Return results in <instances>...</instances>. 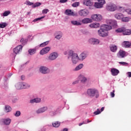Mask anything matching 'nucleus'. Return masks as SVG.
Returning a JSON list of instances; mask_svg holds the SVG:
<instances>
[{
    "label": "nucleus",
    "instance_id": "nucleus-18",
    "mask_svg": "<svg viewBox=\"0 0 131 131\" xmlns=\"http://www.w3.org/2000/svg\"><path fill=\"white\" fill-rule=\"evenodd\" d=\"M122 46L123 48H130L131 42L127 41H124L122 42Z\"/></svg>",
    "mask_w": 131,
    "mask_h": 131
},
{
    "label": "nucleus",
    "instance_id": "nucleus-50",
    "mask_svg": "<svg viewBox=\"0 0 131 131\" xmlns=\"http://www.w3.org/2000/svg\"><path fill=\"white\" fill-rule=\"evenodd\" d=\"M61 37H62V35L60 34L57 35L55 36V38H56L57 39H60Z\"/></svg>",
    "mask_w": 131,
    "mask_h": 131
},
{
    "label": "nucleus",
    "instance_id": "nucleus-31",
    "mask_svg": "<svg viewBox=\"0 0 131 131\" xmlns=\"http://www.w3.org/2000/svg\"><path fill=\"white\" fill-rule=\"evenodd\" d=\"M5 112H11L12 111V108L9 105H6L5 108Z\"/></svg>",
    "mask_w": 131,
    "mask_h": 131
},
{
    "label": "nucleus",
    "instance_id": "nucleus-37",
    "mask_svg": "<svg viewBox=\"0 0 131 131\" xmlns=\"http://www.w3.org/2000/svg\"><path fill=\"white\" fill-rule=\"evenodd\" d=\"M97 1L100 5H102V7L103 6L106 4V1H105V0H97Z\"/></svg>",
    "mask_w": 131,
    "mask_h": 131
},
{
    "label": "nucleus",
    "instance_id": "nucleus-1",
    "mask_svg": "<svg viewBox=\"0 0 131 131\" xmlns=\"http://www.w3.org/2000/svg\"><path fill=\"white\" fill-rule=\"evenodd\" d=\"M87 94L89 97L92 98L93 97H95V98H98L99 97V91L96 89H90L87 91Z\"/></svg>",
    "mask_w": 131,
    "mask_h": 131
},
{
    "label": "nucleus",
    "instance_id": "nucleus-13",
    "mask_svg": "<svg viewBox=\"0 0 131 131\" xmlns=\"http://www.w3.org/2000/svg\"><path fill=\"white\" fill-rule=\"evenodd\" d=\"M47 110H48V107L47 106H45L38 109L36 111V113H37V114H40L41 113H43V112H46Z\"/></svg>",
    "mask_w": 131,
    "mask_h": 131
},
{
    "label": "nucleus",
    "instance_id": "nucleus-48",
    "mask_svg": "<svg viewBox=\"0 0 131 131\" xmlns=\"http://www.w3.org/2000/svg\"><path fill=\"white\" fill-rule=\"evenodd\" d=\"M48 12H49V9H45L42 10V14H47Z\"/></svg>",
    "mask_w": 131,
    "mask_h": 131
},
{
    "label": "nucleus",
    "instance_id": "nucleus-60",
    "mask_svg": "<svg viewBox=\"0 0 131 131\" xmlns=\"http://www.w3.org/2000/svg\"><path fill=\"white\" fill-rule=\"evenodd\" d=\"M63 131H68V128H65L63 129Z\"/></svg>",
    "mask_w": 131,
    "mask_h": 131
},
{
    "label": "nucleus",
    "instance_id": "nucleus-28",
    "mask_svg": "<svg viewBox=\"0 0 131 131\" xmlns=\"http://www.w3.org/2000/svg\"><path fill=\"white\" fill-rule=\"evenodd\" d=\"M110 50L111 52H113V53H115V52L117 51V46L115 45H112L110 46Z\"/></svg>",
    "mask_w": 131,
    "mask_h": 131
},
{
    "label": "nucleus",
    "instance_id": "nucleus-43",
    "mask_svg": "<svg viewBox=\"0 0 131 131\" xmlns=\"http://www.w3.org/2000/svg\"><path fill=\"white\" fill-rule=\"evenodd\" d=\"M72 6L74 8H76V7H78V6H79V2H75V3H73L72 5Z\"/></svg>",
    "mask_w": 131,
    "mask_h": 131
},
{
    "label": "nucleus",
    "instance_id": "nucleus-23",
    "mask_svg": "<svg viewBox=\"0 0 131 131\" xmlns=\"http://www.w3.org/2000/svg\"><path fill=\"white\" fill-rule=\"evenodd\" d=\"M78 13L80 16H88V11L85 10H81L79 11Z\"/></svg>",
    "mask_w": 131,
    "mask_h": 131
},
{
    "label": "nucleus",
    "instance_id": "nucleus-36",
    "mask_svg": "<svg viewBox=\"0 0 131 131\" xmlns=\"http://www.w3.org/2000/svg\"><path fill=\"white\" fill-rule=\"evenodd\" d=\"M82 67H83V64L82 63H81V64H79L75 68L76 71H77L78 70H80V69H81V68H82Z\"/></svg>",
    "mask_w": 131,
    "mask_h": 131
},
{
    "label": "nucleus",
    "instance_id": "nucleus-15",
    "mask_svg": "<svg viewBox=\"0 0 131 131\" xmlns=\"http://www.w3.org/2000/svg\"><path fill=\"white\" fill-rule=\"evenodd\" d=\"M124 16L121 13H117L115 14V18L117 19V20H121L122 18L124 17Z\"/></svg>",
    "mask_w": 131,
    "mask_h": 131
},
{
    "label": "nucleus",
    "instance_id": "nucleus-33",
    "mask_svg": "<svg viewBox=\"0 0 131 131\" xmlns=\"http://www.w3.org/2000/svg\"><path fill=\"white\" fill-rule=\"evenodd\" d=\"M130 20V17H125L124 16L122 18V22H128Z\"/></svg>",
    "mask_w": 131,
    "mask_h": 131
},
{
    "label": "nucleus",
    "instance_id": "nucleus-58",
    "mask_svg": "<svg viewBox=\"0 0 131 131\" xmlns=\"http://www.w3.org/2000/svg\"><path fill=\"white\" fill-rule=\"evenodd\" d=\"M20 42H24V38H22L20 40Z\"/></svg>",
    "mask_w": 131,
    "mask_h": 131
},
{
    "label": "nucleus",
    "instance_id": "nucleus-62",
    "mask_svg": "<svg viewBox=\"0 0 131 131\" xmlns=\"http://www.w3.org/2000/svg\"><path fill=\"white\" fill-rule=\"evenodd\" d=\"M87 122H91V121H89V120H88Z\"/></svg>",
    "mask_w": 131,
    "mask_h": 131
},
{
    "label": "nucleus",
    "instance_id": "nucleus-63",
    "mask_svg": "<svg viewBox=\"0 0 131 131\" xmlns=\"http://www.w3.org/2000/svg\"><path fill=\"white\" fill-rule=\"evenodd\" d=\"M3 1H4V0H0V2H3Z\"/></svg>",
    "mask_w": 131,
    "mask_h": 131
},
{
    "label": "nucleus",
    "instance_id": "nucleus-38",
    "mask_svg": "<svg viewBox=\"0 0 131 131\" xmlns=\"http://www.w3.org/2000/svg\"><path fill=\"white\" fill-rule=\"evenodd\" d=\"M10 14H11V12L10 11H6L3 13V16L4 17H7V16H9Z\"/></svg>",
    "mask_w": 131,
    "mask_h": 131
},
{
    "label": "nucleus",
    "instance_id": "nucleus-11",
    "mask_svg": "<svg viewBox=\"0 0 131 131\" xmlns=\"http://www.w3.org/2000/svg\"><path fill=\"white\" fill-rule=\"evenodd\" d=\"M50 50L51 48L49 47H45L40 51V55H45L46 54H48V53L50 52Z\"/></svg>",
    "mask_w": 131,
    "mask_h": 131
},
{
    "label": "nucleus",
    "instance_id": "nucleus-4",
    "mask_svg": "<svg viewBox=\"0 0 131 131\" xmlns=\"http://www.w3.org/2000/svg\"><path fill=\"white\" fill-rule=\"evenodd\" d=\"M106 10L110 12H114L117 10V6L114 4H108L106 6Z\"/></svg>",
    "mask_w": 131,
    "mask_h": 131
},
{
    "label": "nucleus",
    "instance_id": "nucleus-51",
    "mask_svg": "<svg viewBox=\"0 0 131 131\" xmlns=\"http://www.w3.org/2000/svg\"><path fill=\"white\" fill-rule=\"evenodd\" d=\"M115 91H113V92L111 93V96L112 97V98H114V97L115 96V94H114Z\"/></svg>",
    "mask_w": 131,
    "mask_h": 131
},
{
    "label": "nucleus",
    "instance_id": "nucleus-17",
    "mask_svg": "<svg viewBox=\"0 0 131 131\" xmlns=\"http://www.w3.org/2000/svg\"><path fill=\"white\" fill-rule=\"evenodd\" d=\"M117 57H118V58H124V57H125V52L120 50L117 54Z\"/></svg>",
    "mask_w": 131,
    "mask_h": 131
},
{
    "label": "nucleus",
    "instance_id": "nucleus-40",
    "mask_svg": "<svg viewBox=\"0 0 131 131\" xmlns=\"http://www.w3.org/2000/svg\"><path fill=\"white\" fill-rule=\"evenodd\" d=\"M8 25L6 23H2L0 24V28H5Z\"/></svg>",
    "mask_w": 131,
    "mask_h": 131
},
{
    "label": "nucleus",
    "instance_id": "nucleus-12",
    "mask_svg": "<svg viewBox=\"0 0 131 131\" xmlns=\"http://www.w3.org/2000/svg\"><path fill=\"white\" fill-rule=\"evenodd\" d=\"M67 16H77V13H74L73 11L70 9H67L64 12Z\"/></svg>",
    "mask_w": 131,
    "mask_h": 131
},
{
    "label": "nucleus",
    "instance_id": "nucleus-42",
    "mask_svg": "<svg viewBox=\"0 0 131 131\" xmlns=\"http://www.w3.org/2000/svg\"><path fill=\"white\" fill-rule=\"evenodd\" d=\"M21 84L20 83H18L15 85V88L17 90H21Z\"/></svg>",
    "mask_w": 131,
    "mask_h": 131
},
{
    "label": "nucleus",
    "instance_id": "nucleus-7",
    "mask_svg": "<svg viewBox=\"0 0 131 131\" xmlns=\"http://www.w3.org/2000/svg\"><path fill=\"white\" fill-rule=\"evenodd\" d=\"M98 33L99 36H102V37L108 36V33L104 31L101 27H100V30L98 31Z\"/></svg>",
    "mask_w": 131,
    "mask_h": 131
},
{
    "label": "nucleus",
    "instance_id": "nucleus-21",
    "mask_svg": "<svg viewBox=\"0 0 131 131\" xmlns=\"http://www.w3.org/2000/svg\"><path fill=\"white\" fill-rule=\"evenodd\" d=\"M89 26L91 28H99L100 27V24L99 23H95L91 24Z\"/></svg>",
    "mask_w": 131,
    "mask_h": 131
},
{
    "label": "nucleus",
    "instance_id": "nucleus-3",
    "mask_svg": "<svg viewBox=\"0 0 131 131\" xmlns=\"http://www.w3.org/2000/svg\"><path fill=\"white\" fill-rule=\"evenodd\" d=\"M116 32H117L118 33L122 32L124 35H130L131 34V30L129 29H126L125 27L118 28V29L116 30Z\"/></svg>",
    "mask_w": 131,
    "mask_h": 131
},
{
    "label": "nucleus",
    "instance_id": "nucleus-35",
    "mask_svg": "<svg viewBox=\"0 0 131 131\" xmlns=\"http://www.w3.org/2000/svg\"><path fill=\"white\" fill-rule=\"evenodd\" d=\"M60 123L59 122H55L52 123V125L54 127H59L60 125Z\"/></svg>",
    "mask_w": 131,
    "mask_h": 131
},
{
    "label": "nucleus",
    "instance_id": "nucleus-54",
    "mask_svg": "<svg viewBox=\"0 0 131 131\" xmlns=\"http://www.w3.org/2000/svg\"><path fill=\"white\" fill-rule=\"evenodd\" d=\"M79 81V80H76L73 82V84H76L78 83Z\"/></svg>",
    "mask_w": 131,
    "mask_h": 131
},
{
    "label": "nucleus",
    "instance_id": "nucleus-61",
    "mask_svg": "<svg viewBox=\"0 0 131 131\" xmlns=\"http://www.w3.org/2000/svg\"><path fill=\"white\" fill-rule=\"evenodd\" d=\"M76 1H78V0H72V2H76Z\"/></svg>",
    "mask_w": 131,
    "mask_h": 131
},
{
    "label": "nucleus",
    "instance_id": "nucleus-8",
    "mask_svg": "<svg viewBox=\"0 0 131 131\" xmlns=\"http://www.w3.org/2000/svg\"><path fill=\"white\" fill-rule=\"evenodd\" d=\"M58 58V53L57 52H53L49 55L48 57L49 60L50 61H54Z\"/></svg>",
    "mask_w": 131,
    "mask_h": 131
},
{
    "label": "nucleus",
    "instance_id": "nucleus-41",
    "mask_svg": "<svg viewBox=\"0 0 131 131\" xmlns=\"http://www.w3.org/2000/svg\"><path fill=\"white\" fill-rule=\"evenodd\" d=\"M41 3L39 2H37L33 5V8H36L37 7H39V6H41Z\"/></svg>",
    "mask_w": 131,
    "mask_h": 131
},
{
    "label": "nucleus",
    "instance_id": "nucleus-2",
    "mask_svg": "<svg viewBox=\"0 0 131 131\" xmlns=\"http://www.w3.org/2000/svg\"><path fill=\"white\" fill-rule=\"evenodd\" d=\"M69 57H71L73 64H76L77 63L79 59L77 54L75 53L73 51L70 50L69 52Z\"/></svg>",
    "mask_w": 131,
    "mask_h": 131
},
{
    "label": "nucleus",
    "instance_id": "nucleus-14",
    "mask_svg": "<svg viewBox=\"0 0 131 131\" xmlns=\"http://www.w3.org/2000/svg\"><path fill=\"white\" fill-rule=\"evenodd\" d=\"M89 42L91 43V45H99L100 41H99L98 39L91 38L89 39Z\"/></svg>",
    "mask_w": 131,
    "mask_h": 131
},
{
    "label": "nucleus",
    "instance_id": "nucleus-59",
    "mask_svg": "<svg viewBox=\"0 0 131 131\" xmlns=\"http://www.w3.org/2000/svg\"><path fill=\"white\" fill-rule=\"evenodd\" d=\"M104 109H105V107H102L101 108V111H100V112H103V111H104Z\"/></svg>",
    "mask_w": 131,
    "mask_h": 131
},
{
    "label": "nucleus",
    "instance_id": "nucleus-10",
    "mask_svg": "<svg viewBox=\"0 0 131 131\" xmlns=\"http://www.w3.org/2000/svg\"><path fill=\"white\" fill-rule=\"evenodd\" d=\"M39 71L43 74H47V73H50V70L46 67H41L39 69Z\"/></svg>",
    "mask_w": 131,
    "mask_h": 131
},
{
    "label": "nucleus",
    "instance_id": "nucleus-22",
    "mask_svg": "<svg viewBox=\"0 0 131 131\" xmlns=\"http://www.w3.org/2000/svg\"><path fill=\"white\" fill-rule=\"evenodd\" d=\"M2 121L4 124H5V125H9V124L11 123V119L9 118L3 119Z\"/></svg>",
    "mask_w": 131,
    "mask_h": 131
},
{
    "label": "nucleus",
    "instance_id": "nucleus-45",
    "mask_svg": "<svg viewBox=\"0 0 131 131\" xmlns=\"http://www.w3.org/2000/svg\"><path fill=\"white\" fill-rule=\"evenodd\" d=\"M14 115L16 117H18L20 116V115H21V112H20V111H16V113L14 114Z\"/></svg>",
    "mask_w": 131,
    "mask_h": 131
},
{
    "label": "nucleus",
    "instance_id": "nucleus-9",
    "mask_svg": "<svg viewBox=\"0 0 131 131\" xmlns=\"http://www.w3.org/2000/svg\"><path fill=\"white\" fill-rule=\"evenodd\" d=\"M22 49H23V46H18L13 49V52L15 55H18L20 52H22Z\"/></svg>",
    "mask_w": 131,
    "mask_h": 131
},
{
    "label": "nucleus",
    "instance_id": "nucleus-16",
    "mask_svg": "<svg viewBox=\"0 0 131 131\" xmlns=\"http://www.w3.org/2000/svg\"><path fill=\"white\" fill-rule=\"evenodd\" d=\"M83 24H89V23H93V19L89 18H84L81 21Z\"/></svg>",
    "mask_w": 131,
    "mask_h": 131
},
{
    "label": "nucleus",
    "instance_id": "nucleus-44",
    "mask_svg": "<svg viewBox=\"0 0 131 131\" xmlns=\"http://www.w3.org/2000/svg\"><path fill=\"white\" fill-rule=\"evenodd\" d=\"M43 18H45V16H42L41 17L35 18L33 20V22H36L37 21H39V20H41V19H43Z\"/></svg>",
    "mask_w": 131,
    "mask_h": 131
},
{
    "label": "nucleus",
    "instance_id": "nucleus-52",
    "mask_svg": "<svg viewBox=\"0 0 131 131\" xmlns=\"http://www.w3.org/2000/svg\"><path fill=\"white\" fill-rule=\"evenodd\" d=\"M126 12H127L128 14H131V9H128L126 10Z\"/></svg>",
    "mask_w": 131,
    "mask_h": 131
},
{
    "label": "nucleus",
    "instance_id": "nucleus-32",
    "mask_svg": "<svg viewBox=\"0 0 131 131\" xmlns=\"http://www.w3.org/2000/svg\"><path fill=\"white\" fill-rule=\"evenodd\" d=\"M80 58L82 60H84V59H85V58H86V53H85L84 52L82 53L80 55Z\"/></svg>",
    "mask_w": 131,
    "mask_h": 131
},
{
    "label": "nucleus",
    "instance_id": "nucleus-34",
    "mask_svg": "<svg viewBox=\"0 0 131 131\" xmlns=\"http://www.w3.org/2000/svg\"><path fill=\"white\" fill-rule=\"evenodd\" d=\"M36 52V49H30L28 50V53L30 55H34Z\"/></svg>",
    "mask_w": 131,
    "mask_h": 131
},
{
    "label": "nucleus",
    "instance_id": "nucleus-20",
    "mask_svg": "<svg viewBox=\"0 0 131 131\" xmlns=\"http://www.w3.org/2000/svg\"><path fill=\"white\" fill-rule=\"evenodd\" d=\"M112 75L113 76H116V75H118L119 73V70L116 69H111Z\"/></svg>",
    "mask_w": 131,
    "mask_h": 131
},
{
    "label": "nucleus",
    "instance_id": "nucleus-26",
    "mask_svg": "<svg viewBox=\"0 0 131 131\" xmlns=\"http://www.w3.org/2000/svg\"><path fill=\"white\" fill-rule=\"evenodd\" d=\"M78 79L80 80L81 82H86L87 79L85 77L83 76V75H80L78 77Z\"/></svg>",
    "mask_w": 131,
    "mask_h": 131
},
{
    "label": "nucleus",
    "instance_id": "nucleus-29",
    "mask_svg": "<svg viewBox=\"0 0 131 131\" xmlns=\"http://www.w3.org/2000/svg\"><path fill=\"white\" fill-rule=\"evenodd\" d=\"M41 101L40 98H35L30 100V103L33 104V103H39Z\"/></svg>",
    "mask_w": 131,
    "mask_h": 131
},
{
    "label": "nucleus",
    "instance_id": "nucleus-55",
    "mask_svg": "<svg viewBox=\"0 0 131 131\" xmlns=\"http://www.w3.org/2000/svg\"><path fill=\"white\" fill-rule=\"evenodd\" d=\"M21 79L22 80H24V79H25V76L24 75H22V76H21Z\"/></svg>",
    "mask_w": 131,
    "mask_h": 131
},
{
    "label": "nucleus",
    "instance_id": "nucleus-57",
    "mask_svg": "<svg viewBox=\"0 0 131 131\" xmlns=\"http://www.w3.org/2000/svg\"><path fill=\"white\" fill-rule=\"evenodd\" d=\"M28 5L29 6H32V5H33V3H31V2H28Z\"/></svg>",
    "mask_w": 131,
    "mask_h": 131
},
{
    "label": "nucleus",
    "instance_id": "nucleus-47",
    "mask_svg": "<svg viewBox=\"0 0 131 131\" xmlns=\"http://www.w3.org/2000/svg\"><path fill=\"white\" fill-rule=\"evenodd\" d=\"M119 64H121V65H123V66H125L126 65H128V63H126L123 61L119 62Z\"/></svg>",
    "mask_w": 131,
    "mask_h": 131
},
{
    "label": "nucleus",
    "instance_id": "nucleus-39",
    "mask_svg": "<svg viewBox=\"0 0 131 131\" xmlns=\"http://www.w3.org/2000/svg\"><path fill=\"white\" fill-rule=\"evenodd\" d=\"M49 45V41L44 42L40 45V48H42L43 47H46V46H48Z\"/></svg>",
    "mask_w": 131,
    "mask_h": 131
},
{
    "label": "nucleus",
    "instance_id": "nucleus-30",
    "mask_svg": "<svg viewBox=\"0 0 131 131\" xmlns=\"http://www.w3.org/2000/svg\"><path fill=\"white\" fill-rule=\"evenodd\" d=\"M94 7L96 8V9H101L103 8V6L102 5H101L99 2L97 3L96 2L94 4Z\"/></svg>",
    "mask_w": 131,
    "mask_h": 131
},
{
    "label": "nucleus",
    "instance_id": "nucleus-24",
    "mask_svg": "<svg viewBox=\"0 0 131 131\" xmlns=\"http://www.w3.org/2000/svg\"><path fill=\"white\" fill-rule=\"evenodd\" d=\"M21 85V90H23V89H28L29 88H30V85L26 83H22L20 82Z\"/></svg>",
    "mask_w": 131,
    "mask_h": 131
},
{
    "label": "nucleus",
    "instance_id": "nucleus-5",
    "mask_svg": "<svg viewBox=\"0 0 131 131\" xmlns=\"http://www.w3.org/2000/svg\"><path fill=\"white\" fill-rule=\"evenodd\" d=\"M91 18L93 21H96V22H100L103 19L102 15L100 14H93L92 15Z\"/></svg>",
    "mask_w": 131,
    "mask_h": 131
},
{
    "label": "nucleus",
    "instance_id": "nucleus-49",
    "mask_svg": "<svg viewBox=\"0 0 131 131\" xmlns=\"http://www.w3.org/2000/svg\"><path fill=\"white\" fill-rule=\"evenodd\" d=\"M67 2H68V0H60L59 3H60V4H64L67 3Z\"/></svg>",
    "mask_w": 131,
    "mask_h": 131
},
{
    "label": "nucleus",
    "instance_id": "nucleus-46",
    "mask_svg": "<svg viewBox=\"0 0 131 131\" xmlns=\"http://www.w3.org/2000/svg\"><path fill=\"white\" fill-rule=\"evenodd\" d=\"M100 113H101V111H100L99 109H97L96 111L94 112V114H95V115H98V114H100Z\"/></svg>",
    "mask_w": 131,
    "mask_h": 131
},
{
    "label": "nucleus",
    "instance_id": "nucleus-27",
    "mask_svg": "<svg viewBox=\"0 0 131 131\" xmlns=\"http://www.w3.org/2000/svg\"><path fill=\"white\" fill-rule=\"evenodd\" d=\"M71 23L72 24H73V25H75L76 26H80V25H81V23L77 20H72Z\"/></svg>",
    "mask_w": 131,
    "mask_h": 131
},
{
    "label": "nucleus",
    "instance_id": "nucleus-56",
    "mask_svg": "<svg viewBox=\"0 0 131 131\" xmlns=\"http://www.w3.org/2000/svg\"><path fill=\"white\" fill-rule=\"evenodd\" d=\"M128 77H131V72H129L127 73Z\"/></svg>",
    "mask_w": 131,
    "mask_h": 131
},
{
    "label": "nucleus",
    "instance_id": "nucleus-19",
    "mask_svg": "<svg viewBox=\"0 0 131 131\" xmlns=\"http://www.w3.org/2000/svg\"><path fill=\"white\" fill-rule=\"evenodd\" d=\"M101 27L106 32L108 30H111V29H112V27L108 25H103Z\"/></svg>",
    "mask_w": 131,
    "mask_h": 131
},
{
    "label": "nucleus",
    "instance_id": "nucleus-6",
    "mask_svg": "<svg viewBox=\"0 0 131 131\" xmlns=\"http://www.w3.org/2000/svg\"><path fill=\"white\" fill-rule=\"evenodd\" d=\"M106 23L107 24H108V25H110V26H111L112 28V27L113 28H115V27L117 26V21L115 20L107 19L106 20Z\"/></svg>",
    "mask_w": 131,
    "mask_h": 131
},
{
    "label": "nucleus",
    "instance_id": "nucleus-25",
    "mask_svg": "<svg viewBox=\"0 0 131 131\" xmlns=\"http://www.w3.org/2000/svg\"><path fill=\"white\" fill-rule=\"evenodd\" d=\"M83 4L85 6L91 7V6H93V2H91L90 0H84L83 1Z\"/></svg>",
    "mask_w": 131,
    "mask_h": 131
},
{
    "label": "nucleus",
    "instance_id": "nucleus-53",
    "mask_svg": "<svg viewBox=\"0 0 131 131\" xmlns=\"http://www.w3.org/2000/svg\"><path fill=\"white\" fill-rule=\"evenodd\" d=\"M86 124L85 122L83 121V122H82V123H79V126H81V125H82V124Z\"/></svg>",
    "mask_w": 131,
    "mask_h": 131
}]
</instances>
